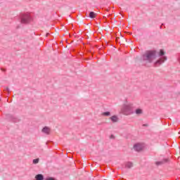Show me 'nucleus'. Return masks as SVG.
I'll return each mask as SVG.
<instances>
[{"mask_svg": "<svg viewBox=\"0 0 180 180\" xmlns=\"http://www.w3.org/2000/svg\"><path fill=\"white\" fill-rule=\"evenodd\" d=\"M157 57V51H147L144 54V58L149 63L155 60Z\"/></svg>", "mask_w": 180, "mask_h": 180, "instance_id": "nucleus-1", "label": "nucleus"}, {"mask_svg": "<svg viewBox=\"0 0 180 180\" xmlns=\"http://www.w3.org/2000/svg\"><path fill=\"white\" fill-rule=\"evenodd\" d=\"M96 15H97L96 13L91 11L89 13V18H91V19H94V18H96Z\"/></svg>", "mask_w": 180, "mask_h": 180, "instance_id": "nucleus-7", "label": "nucleus"}, {"mask_svg": "<svg viewBox=\"0 0 180 180\" xmlns=\"http://www.w3.org/2000/svg\"><path fill=\"white\" fill-rule=\"evenodd\" d=\"M45 180H55V179L51 177H48Z\"/></svg>", "mask_w": 180, "mask_h": 180, "instance_id": "nucleus-15", "label": "nucleus"}, {"mask_svg": "<svg viewBox=\"0 0 180 180\" xmlns=\"http://www.w3.org/2000/svg\"><path fill=\"white\" fill-rule=\"evenodd\" d=\"M30 19V17H29V15H24L21 19V22L22 23H27Z\"/></svg>", "mask_w": 180, "mask_h": 180, "instance_id": "nucleus-3", "label": "nucleus"}, {"mask_svg": "<svg viewBox=\"0 0 180 180\" xmlns=\"http://www.w3.org/2000/svg\"><path fill=\"white\" fill-rule=\"evenodd\" d=\"M103 116H110V112H105L102 113Z\"/></svg>", "mask_w": 180, "mask_h": 180, "instance_id": "nucleus-11", "label": "nucleus"}, {"mask_svg": "<svg viewBox=\"0 0 180 180\" xmlns=\"http://www.w3.org/2000/svg\"><path fill=\"white\" fill-rule=\"evenodd\" d=\"M134 150L135 151H141L144 150V144L142 143H136L134 146Z\"/></svg>", "mask_w": 180, "mask_h": 180, "instance_id": "nucleus-2", "label": "nucleus"}, {"mask_svg": "<svg viewBox=\"0 0 180 180\" xmlns=\"http://www.w3.org/2000/svg\"><path fill=\"white\" fill-rule=\"evenodd\" d=\"M165 60H167V57H164L163 58H162V59L158 60V61L156 62V64L158 63H161V61H162V63H164V61H165Z\"/></svg>", "mask_w": 180, "mask_h": 180, "instance_id": "nucleus-9", "label": "nucleus"}, {"mask_svg": "<svg viewBox=\"0 0 180 180\" xmlns=\"http://www.w3.org/2000/svg\"><path fill=\"white\" fill-rule=\"evenodd\" d=\"M7 91H9V89L8 88H6Z\"/></svg>", "mask_w": 180, "mask_h": 180, "instance_id": "nucleus-16", "label": "nucleus"}, {"mask_svg": "<svg viewBox=\"0 0 180 180\" xmlns=\"http://www.w3.org/2000/svg\"><path fill=\"white\" fill-rule=\"evenodd\" d=\"M42 133H45V134H50V128L45 127L42 129Z\"/></svg>", "mask_w": 180, "mask_h": 180, "instance_id": "nucleus-5", "label": "nucleus"}, {"mask_svg": "<svg viewBox=\"0 0 180 180\" xmlns=\"http://www.w3.org/2000/svg\"><path fill=\"white\" fill-rule=\"evenodd\" d=\"M135 112L136 115H141V113H143V110L138 108L136 110Z\"/></svg>", "mask_w": 180, "mask_h": 180, "instance_id": "nucleus-8", "label": "nucleus"}, {"mask_svg": "<svg viewBox=\"0 0 180 180\" xmlns=\"http://www.w3.org/2000/svg\"><path fill=\"white\" fill-rule=\"evenodd\" d=\"M111 122H112V123H116L117 122H119V117H117V115H113L112 117H110Z\"/></svg>", "mask_w": 180, "mask_h": 180, "instance_id": "nucleus-4", "label": "nucleus"}, {"mask_svg": "<svg viewBox=\"0 0 180 180\" xmlns=\"http://www.w3.org/2000/svg\"><path fill=\"white\" fill-rule=\"evenodd\" d=\"M162 164H164V162H162V161L156 162V165H161Z\"/></svg>", "mask_w": 180, "mask_h": 180, "instance_id": "nucleus-14", "label": "nucleus"}, {"mask_svg": "<svg viewBox=\"0 0 180 180\" xmlns=\"http://www.w3.org/2000/svg\"><path fill=\"white\" fill-rule=\"evenodd\" d=\"M164 54H165V52H164V50L161 49L160 51L159 55L160 56H164Z\"/></svg>", "mask_w": 180, "mask_h": 180, "instance_id": "nucleus-13", "label": "nucleus"}, {"mask_svg": "<svg viewBox=\"0 0 180 180\" xmlns=\"http://www.w3.org/2000/svg\"><path fill=\"white\" fill-rule=\"evenodd\" d=\"M32 162L33 164H39V158L33 160Z\"/></svg>", "mask_w": 180, "mask_h": 180, "instance_id": "nucleus-12", "label": "nucleus"}, {"mask_svg": "<svg viewBox=\"0 0 180 180\" xmlns=\"http://www.w3.org/2000/svg\"><path fill=\"white\" fill-rule=\"evenodd\" d=\"M131 167H133V163H131V162L127 163V165H126L127 168H131Z\"/></svg>", "mask_w": 180, "mask_h": 180, "instance_id": "nucleus-10", "label": "nucleus"}, {"mask_svg": "<svg viewBox=\"0 0 180 180\" xmlns=\"http://www.w3.org/2000/svg\"><path fill=\"white\" fill-rule=\"evenodd\" d=\"M133 108V105L128 104L124 106V110H131V108Z\"/></svg>", "mask_w": 180, "mask_h": 180, "instance_id": "nucleus-6", "label": "nucleus"}]
</instances>
